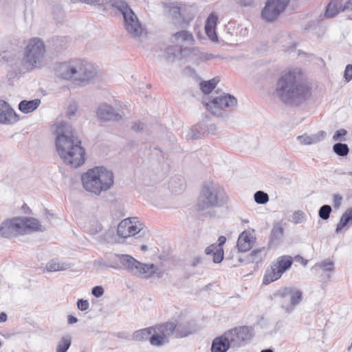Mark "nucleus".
Returning a JSON list of instances; mask_svg holds the SVG:
<instances>
[{"mask_svg":"<svg viewBox=\"0 0 352 352\" xmlns=\"http://www.w3.org/2000/svg\"><path fill=\"white\" fill-rule=\"evenodd\" d=\"M56 148L63 162L73 168L85 163V151L81 146V141L74 134L72 126L63 121L54 124Z\"/></svg>","mask_w":352,"mask_h":352,"instance_id":"f257e3e1","label":"nucleus"},{"mask_svg":"<svg viewBox=\"0 0 352 352\" xmlns=\"http://www.w3.org/2000/svg\"><path fill=\"white\" fill-rule=\"evenodd\" d=\"M300 74L289 71L278 79L275 93L285 104L299 105L311 96L310 89L300 81Z\"/></svg>","mask_w":352,"mask_h":352,"instance_id":"f03ea898","label":"nucleus"},{"mask_svg":"<svg viewBox=\"0 0 352 352\" xmlns=\"http://www.w3.org/2000/svg\"><path fill=\"white\" fill-rule=\"evenodd\" d=\"M57 77L64 80L74 79L79 82H87L97 74V67L82 59H73L58 63L55 68Z\"/></svg>","mask_w":352,"mask_h":352,"instance_id":"7ed1b4c3","label":"nucleus"},{"mask_svg":"<svg viewBox=\"0 0 352 352\" xmlns=\"http://www.w3.org/2000/svg\"><path fill=\"white\" fill-rule=\"evenodd\" d=\"M81 180L87 191L99 195L113 186L114 176L111 170L103 166H96L83 173Z\"/></svg>","mask_w":352,"mask_h":352,"instance_id":"20e7f679","label":"nucleus"},{"mask_svg":"<svg viewBox=\"0 0 352 352\" xmlns=\"http://www.w3.org/2000/svg\"><path fill=\"white\" fill-rule=\"evenodd\" d=\"M44 230V227L38 219L28 217L7 219L0 226V234L5 238Z\"/></svg>","mask_w":352,"mask_h":352,"instance_id":"39448f33","label":"nucleus"},{"mask_svg":"<svg viewBox=\"0 0 352 352\" xmlns=\"http://www.w3.org/2000/svg\"><path fill=\"white\" fill-rule=\"evenodd\" d=\"M227 201L228 197L223 188L219 184L208 182L202 186L196 207L197 210L201 212L211 208L221 206Z\"/></svg>","mask_w":352,"mask_h":352,"instance_id":"423d86ee","label":"nucleus"},{"mask_svg":"<svg viewBox=\"0 0 352 352\" xmlns=\"http://www.w3.org/2000/svg\"><path fill=\"white\" fill-rule=\"evenodd\" d=\"M206 109L217 117H223L237 105V100L229 94H222L217 97H211L210 101L205 102Z\"/></svg>","mask_w":352,"mask_h":352,"instance_id":"0eeeda50","label":"nucleus"},{"mask_svg":"<svg viewBox=\"0 0 352 352\" xmlns=\"http://www.w3.org/2000/svg\"><path fill=\"white\" fill-rule=\"evenodd\" d=\"M279 305L286 314H291L302 301V292L298 287L289 286L277 292Z\"/></svg>","mask_w":352,"mask_h":352,"instance_id":"6e6552de","label":"nucleus"},{"mask_svg":"<svg viewBox=\"0 0 352 352\" xmlns=\"http://www.w3.org/2000/svg\"><path fill=\"white\" fill-rule=\"evenodd\" d=\"M45 52L43 42L38 38L30 39L25 48L23 62L28 69L36 67L43 60Z\"/></svg>","mask_w":352,"mask_h":352,"instance_id":"1a4fd4ad","label":"nucleus"},{"mask_svg":"<svg viewBox=\"0 0 352 352\" xmlns=\"http://www.w3.org/2000/svg\"><path fill=\"white\" fill-rule=\"evenodd\" d=\"M152 336L150 338V344L152 346L160 347L166 344L169 338L175 332V322H167L152 326Z\"/></svg>","mask_w":352,"mask_h":352,"instance_id":"9d476101","label":"nucleus"},{"mask_svg":"<svg viewBox=\"0 0 352 352\" xmlns=\"http://www.w3.org/2000/svg\"><path fill=\"white\" fill-rule=\"evenodd\" d=\"M230 348H238L243 346L252 338L248 327H240L230 329L224 333Z\"/></svg>","mask_w":352,"mask_h":352,"instance_id":"9b49d317","label":"nucleus"},{"mask_svg":"<svg viewBox=\"0 0 352 352\" xmlns=\"http://www.w3.org/2000/svg\"><path fill=\"white\" fill-rule=\"evenodd\" d=\"M144 228L143 223L138 217H129L122 220L118 226V235L128 238L139 233Z\"/></svg>","mask_w":352,"mask_h":352,"instance_id":"f8f14e48","label":"nucleus"},{"mask_svg":"<svg viewBox=\"0 0 352 352\" xmlns=\"http://www.w3.org/2000/svg\"><path fill=\"white\" fill-rule=\"evenodd\" d=\"M289 0H267L261 15L267 21H273L287 6Z\"/></svg>","mask_w":352,"mask_h":352,"instance_id":"ddd939ff","label":"nucleus"},{"mask_svg":"<svg viewBox=\"0 0 352 352\" xmlns=\"http://www.w3.org/2000/svg\"><path fill=\"white\" fill-rule=\"evenodd\" d=\"M289 0H267L261 15L267 21H273L287 6Z\"/></svg>","mask_w":352,"mask_h":352,"instance_id":"4468645a","label":"nucleus"},{"mask_svg":"<svg viewBox=\"0 0 352 352\" xmlns=\"http://www.w3.org/2000/svg\"><path fill=\"white\" fill-rule=\"evenodd\" d=\"M123 19L124 28L131 37L138 38L142 34L144 28L133 11L128 14L125 13Z\"/></svg>","mask_w":352,"mask_h":352,"instance_id":"2eb2a0df","label":"nucleus"},{"mask_svg":"<svg viewBox=\"0 0 352 352\" xmlns=\"http://www.w3.org/2000/svg\"><path fill=\"white\" fill-rule=\"evenodd\" d=\"M18 120V116L10 105L3 100H0V124L9 125Z\"/></svg>","mask_w":352,"mask_h":352,"instance_id":"dca6fc26","label":"nucleus"},{"mask_svg":"<svg viewBox=\"0 0 352 352\" xmlns=\"http://www.w3.org/2000/svg\"><path fill=\"white\" fill-rule=\"evenodd\" d=\"M327 137V133L324 131H320L314 134L304 133L296 137L298 143L301 146H309L316 144L323 141Z\"/></svg>","mask_w":352,"mask_h":352,"instance_id":"f3484780","label":"nucleus"},{"mask_svg":"<svg viewBox=\"0 0 352 352\" xmlns=\"http://www.w3.org/2000/svg\"><path fill=\"white\" fill-rule=\"evenodd\" d=\"M186 50L187 47L178 46L177 45H170L164 50V57L169 62L180 60L186 56Z\"/></svg>","mask_w":352,"mask_h":352,"instance_id":"a211bd4d","label":"nucleus"},{"mask_svg":"<svg viewBox=\"0 0 352 352\" xmlns=\"http://www.w3.org/2000/svg\"><path fill=\"white\" fill-rule=\"evenodd\" d=\"M218 21V15L215 12H211L206 21L205 31L208 38L213 42L218 41V36L216 32V27Z\"/></svg>","mask_w":352,"mask_h":352,"instance_id":"6ab92c4d","label":"nucleus"},{"mask_svg":"<svg viewBox=\"0 0 352 352\" xmlns=\"http://www.w3.org/2000/svg\"><path fill=\"white\" fill-rule=\"evenodd\" d=\"M97 116L100 120H119L122 118L121 115L117 113L111 105L106 103L99 106Z\"/></svg>","mask_w":352,"mask_h":352,"instance_id":"aec40b11","label":"nucleus"},{"mask_svg":"<svg viewBox=\"0 0 352 352\" xmlns=\"http://www.w3.org/2000/svg\"><path fill=\"white\" fill-rule=\"evenodd\" d=\"M171 41L177 45L183 47H186L185 45H192L195 41L192 34L187 30H181L175 33L171 37Z\"/></svg>","mask_w":352,"mask_h":352,"instance_id":"412c9836","label":"nucleus"},{"mask_svg":"<svg viewBox=\"0 0 352 352\" xmlns=\"http://www.w3.org/2000/svg\"><path fill=\"white\" fill-rule=\"evenodd\" d=\"M255 237L250 231L243 232L239 236L237 247L240 252H247L250 250L254 242Z\"/></svg>","mask_w":352,"mask_h":352,"instance_id":"4be33fe9","label":"nucleus"},{"mask_svg":"<svg viewBox=\"0 0 352 352\" xmlns=\"http://www.w3.org/2000/svg\"><path fill=\"white\" fill-rule=\"evenodd\" d=\"M157 267L154 264H146L139 262L134 274L142 278H148L157 273Z\"/></svg>","mask_w":352,"mask_h":352,"instance_id":"5701e85b","label":"nucleus"},{"mask_svg":"<svg viewBox=\"0 0 352 352\" xmlns=\"http://www.w3.org/2000/svg\"><path fill=\"white\" fill-rule=\"evenodd\" d=\"M175 326L177 327L175 331L177 337L186 336L195 331L193 322L188 320L177 321Z\"/></svg>","mask_w":352,"mask_h":352,"instance_id":"b1692460","label":"nucleus"},{"mask_svg":"<svg viewBox=\"0 0 352 352\" xmlns=\"http://www.w3.org/2000/svg\"><path fill=\"white\" fill-rule=\"evenodd\" d=\"M283 272L275 265L274 262L272 263L270 266L267 267L263 277V283L268 285L272 282L278 280L283 275Z\"/></svg>","mask_w":352,"mask_h":352,"instance_id":"393cba45","label":"nucleus"},{"mask_svg":"<svg viewBox=\"0 0 352 352\" xmlns=\"http://www.w3.org/2000/svg\"><path fill=\"white\" fill-rule=\"evenodd\" d=\"M116 256L124 267L134 274L138 265H139V261L127 254H118Z\"/></svg>","mask_w":352,"mask_h":352,"instance_id":"a878e982","label":"nucleus"},{"mask_svg":"<svg viewBox=\"0 0 352 352\" xmlns=\"http://www.w3.org/2000/svg\"><path fill=\"white\" fill-rule=\"evenodd\" d=\"M41 104V100L36 98L31 100H23L19 104V109L23 113H30L36 110Z\"/></svg>","mask_w":352,"mask_h":352,"instance_id":"bb28decb","label":"nucleus"},{"mask_svg":"<svg viewBox=\"0 0 352 352\" xmlns=\"http://www.w3.org/2000/svg\"><path fill=\"white\" fill-rule=\"evenodd\" d=\"M341 11H344L342 1L332 0L327 6L325 16L327 18H333Z\"/></svg>","mask_w":352,"mask_h":352,"instance_id":"cd10ccee","label":"nucleus"},{"mask_svg":"<svg viewBox=\"0 0 352 352\" xmlns=\"http://www.w3.org/2000/svg\"><path fill=\"white\" fill-rule=\"evenodd\" d=\"M230 348L224 334L216 338L212 344V352H226Z\"/></svg>","mask_w":352,"mask_h":352,"instance_id":"c85d7f7f","label":"nucleus"},{"mask_svg":"<svg viewBox=\"0 0 352 352\" xmlns=\"http://www.w3.org/2000/svg\"><path fill=\"white\" fill-rule=\"evenodd\" d=\"M186 56L193 58L196 60H206L211 58L212 55L202 52L198 47H187Z\"/></svg>","mask_w":352,"mask_h":352,"instance_id":"c756f323","label":"nucleus"},{"mask_svg":"<svg viewBox=\"0 0 352 352\" xmlns=\"http://www.w3.org/2000/svg\"><path fill=\"white\" fill-rule=\"evenodd\" d=\"M352 225V208L347 209L341 216L336 228V232H340L346 226Z\"/></svg>","mask_w":352,"mask_h":352,"instance_id":"7c9ffc66","label":"nucleus"},{"mask_svg":"<svg viewBox=\"0 0 352 352\" xmlns=\"http://www.w3.org/2000/svg\"><path fill=\"white\" fill-rule=\"evenodd\" d=\"M274 263L279 270L284 273L291 267L293 263V259L290 256L283 255L278 257Z\"/></svg>","mask_w":352,"mask_h":352,"instance_id":"2f4dec72","label":"nucleus"},{"mask_svg":"<svg viewBox=\"0 0 352 352\" xmlns=\"http://www.w3.org/2000/svg\"><path fill=\"white\" fill-rule=\"evenodd\" d=\"M152 331H153L152 326L149 327L137 330L133 333L132 338L134 340L139 341V342H142V341H144V340H148L150 341V338L151 337V336L153 334Z\"/></svg>","mask_w":352,"mask_h":352,"instance_id":"473e14b6","label":"nucleus"},{"mask_svg":"<svg viewBox=\"0 0 352 352\" xmlns=\"http://www.w3.org/2000/svg\"><path fill=\"white\" fill-rule=\"evenodd\" d=\"M71 265L69 263H60L56 260H52L46 265V269L47 272H50L64 271L69 269Z\"/></svg>","mask_w":352,"mask_h":352,"instance_id":"72a5a7b5","label":"nucleus"},{"mask_svg":"<svg viewBox=\"0 0 352 352\" xmlns=\"http://www.w3.org/2000/svg\"><path fill=\"white\" fill-rule=\"evenodd\" d=\"M205 129L202 124H197L193 126L188 133L186 135L188 140H195L201 138L204 134Z\"/></svg>","mask_w":352,"mask_h":352,"instance_id":"f704fd0d","label":"nucleus"},{"mask_svg":"<svg viewBox=\"0 0 352 352\" xmlns=\"http://www.w3.org/2000/svg\"><path fill=\"white\" fill-rule=\"evenodd\" d=\"M219 81L218 78H214L208 81L201 82L199 84L200 89L204 94H208L214 89Z\"/></svg>","mask_w":352,"mask_h":352,"instance_id":"c9c22d12","label":"nucleus"},{"mask_svg":"<svg viewBox=\"0 0 352 352\" xmlns=\"http://www.w3.org/2000/svg\"><path fill=\"white\" fill-rule=\"evenodd\" d=\"M111 6L120 11L123 17L124 16L125 13L128 14L133 12L131 8L124 0H113L111 3Z\"/></svg>","mask_w":352,"mask_h":352,"instance_id":"e433bc0d","label":"nucleus"},{"mask_svg":"<svg viewBox=\"0 0 352 352\" xmlns=\"http://www.w3.org/2000/svg\"><path fill=\"white\" fill-rule=\"evenodd\" d=\"M72 344L69 336H65L59 340L56 346V352H67Z\"/></svg>","mask_w":352,"mask_h":352,"instance_id":"4c0bfd02","label":"nucleus"},{"mask_svg":"<svg viewBox=\"0 0 352 352\" xmlns=\"http://www.w3.org/2000/svg\"><path fill=\"white\" fill-rule=\"evenodd\" d=\"M267 254L265 248H260L252 251L250 254V260L254 263H258L262 261Z\"/></svg>","mask_w":352,"mask_h":352,"instance_id":"58836bf2","label":"nucleus"},{"mask_svg":"<svg viewBox=\"0 0 352 352\" xmlns=\"http://www.w3.org/2000/svg\"><path fill=\"white\" fill-rule=\"evenodd\" d=\"M333 151L338 156L345 157L349 153V148L346 144L337 142L333 146Z\"/></svg>","mask_w":352,"mask_h":352,"instance_id":"ea45409f","label":"nucleus"},{"mask_svg":"<svg viewBox=\"0 0 352 352\" xmlns=\"http://www.w3.org/2000/svg\"><path fill=\"white\" fill-rule=\"evenodd\" d=\"M283 235V228L280 223L274 226L270 236V243L279 241Z\"/></svg>","mask_w":352,"mask_h":352,"instance_id":"a19ab883","label":"nucleus"},{"mask_svg":"<svg viewBox=\"0 0 352 352\" xmlns=\"http://www.w3.org/2000/svg\"><path fill=\"white\" fill-rule=\"evenodd\" d=\"M85 230L90 234L96 235L101 232L102 226L98 221L94 220L86 226Z\"/></svg>","mask_w":352,"mask_h":352,"instance_id":"79ce46f5","label":"nucleus"},{"mask_svg":"<svg viewBox=\"0 0 352 352\" xmlns=\"http://www.w3.org/2000/svg\"><path fill=\"white\" fill-rule=\"evenodd\" d=\"M254 199L258 204H265L269 201V195L264 191L258 190L254 193Z\"/></svg>","mask_w":352,"mask_h":352,"instance_id":"37998d69","label":"nucleus"},{"mask_svg":"<svg viewBox=\"0 0 352 352\" xmlns=\"http://www.w3.org/2000/svg\"><path fill=\"white\" fill-rule=\"evenodd\" d=\"M306 220V214L302 210H297L293 213L291 221L295 224H298L305 223Z\"/></svg>","mask_w":352,"mask_h":352,"instance_id":"c03bdc74","label":"nucleus"},{"mask_svg":"<svg viewBox=\"0 0 352 352\" xmlns=\"http://www.w3.org/2000/svg\"><path fill=\"white\" fill-rule=\"evenodd\" d=\"M315 267L321 268L324 272H332L334 270V263L329 259H326L316 263Z\"/></svg>","mask_w":352,"mask_h":352,"instance_id":"a18cd8bd","label":"nucleus"},{"mask_svg":"<svg viewBox=\"0 0 352 352\" xmlns=\"http://www.w3.org/2000/svg\"><path fill=\"white\" fill-rule=\"evenodd\" d=\"M331 211V207L329 205L325 204L320 208L318 210V215L322 219L327 220L330 217Z\"/></svg>","mask_w":352,"mask_h":352,"instance_id":"49530a36","label":"nucleus"},{"mask_svg":"<svg viewBox=\"0 0 352 352\" xmlns=\"http://www.w3.org/2000/svg\"><path fill=\"white\" fill-rule=\"evenodd\" d=\"M186 8V5L182 3H176L172 8L171 12L175 16L178 15L182 16L184 15V12Z\"/></svg>","mask_w":352,"mask_h":352,"instance_id":"de8ad7c7","label":"nucleus"},{"mask_svg":"<svg viewBox=\"0 0 352 352\" xmlns=\"http://www.w3.org/2000/svg\"><path fill=\"white\" fill-rule=\"evenodd\" d=\"M213 261L215 263H219L222 261L224 256V252L222 248H220V246L218 248V250H216L215 253L213 254Z\"/></svg>","mask_w":352,"mask_h":352,"instance_id":"09e8293b","label":"nucleus"},{"mask_svg":"<svg viewBox=\"0 0 352 352\" xmlns=\"http://www.w3.org/2000/svg\"><path fill=\"white\" fill-rule=\"evenodd\" d=\"M347 133V131L344 129L337 130L333 135V140L335 142L344 140L342 138Z\"/></svg>","mask_w":352,"mask_h":352,"instance_id":"8fccbe9b","label":"nucleus"},{"mask_svg":"<svg viewBox=\"0 0 352 352\" xmlns=\"http://www.w3.org/2000/svg\"><path fill=\"white\" fill-rule=\"evenodd\" d=\"M78 110V107L76 103H72L68 106L67 111V116L72 119L76 114V111Z\"/></svg>","mask_w":352,"mask_h":352,"instance_id":"3c124183","label":"nucleus"},{"mask_svg":"<svg viewBox=\"0 0 352 352\" xmlns=\"http://www.w3.org/2000/svg\"><path fill=\"white\" fill-rule=\"evenodd\" d=\"M77 307L80 311H87L89 308V302L87 300L80 299L77 302Z\"/></svg>","mask_w":352,"mask_h":352,"instance_id":"603ef678","label":"nucleus"},{"mask_svg":"<svg viewBox=\"0 0 352 352\" xmlns=\"http://www.w3.org/2000/svg\"><path fill=\"white\" fill-rule=\"evenodd\" d=\"M344 78L346 82H349L352 79V65H347L346 66Z\"/></svg>","mask_w":352,"mask_h":352,"instance_id":"864d4df0","label":"nucleus"},{"mask_svg":"<svg viewBox=\"0 0 352 352\" xmlns=\"http://www.w3.org/2000/svg\"><path fill=\"white\" fill-rule=\"evenodd\" d=\"M104 292V289L102 286H96L92 288L91 293L95 297L99 298L103 295Z\"/></svg>","mask_w":352,"mask_h":352,"instance_id":"5fc2aeb1","label":"nucleus"},{"mask_svg":"<svg viewBox=\"0 0 352 352\" xmlns=\"http://www.w3.org/2000/svg\"><path fill=\"white\" fill-rule=\"evenodd\" d=\"M144 128L145 124L140 122H135L132 126V129L135 132L143 131Z\"/></svg>","mask_w":352,"mask_h":352,"instance_id":"6e6d98bb","label":"nucleus"},{"mask_svg":"<svg viewBox=\"0 0 352 352\" xmlns=\"http://www.w3.org/2000/svg\"><path fill=\"white\" fill-rule=\"evenodd\" d=\"M219 247V245H217L216 243L212 244L206 248L205 253L207 255L213 254L218 250Z\"/></svg>","mask_w":352,"mask_h":352,"instance_id":"4d7b16f0","label":"nucleus"},{"mask_svg":"<svg viewBox=\"0 0 352 352\" xmlns=\"http://www.w3.org/2000/svg\"><path fill=\"white\" fill-rule=\"evenodd\" d=\"M342 197L340 195H336L333 197V206L335 208H338L342 202Z\"/></svg>","mask_w":352,"mask_h":352,"instance_id":"13d9d810","label":"nucleus"},{"mask_svg":"<svg viewBox=\"0 0 352 352\" xmlns=\"http://www.w3.org/2000/svg\"><path fill=\"white\" fill-rule=\"evenodd\" d=\"M78 322V318L72 315H69L67 316V322L69 324H72L76 323Z\"/></svg>","mask_w":352,"mask_h":352,"instance_id":"bf43d9fd","label":"nucleus"},{"mask_svg":"<svg viewBox=\"0 0 352 352\" xmlns=\"http://www.w3.org/2000/svg\"><path fill=\"white\" fill-rule=\"evenodd\" d=\"M202 263V258L200 256H197L193 258L192 265L193 266H197V265Z\"/></svg>","mask_w":352,"mask_h":352,"instance_id":"052dcab7","label":"nucleus"},{"mask_svg":"<svg viewBox=\"0 0 352 352\" xmlns=\"http://www.w3.org/2000/svg\"><path fill=\"white\" fill-rule=\"evenodd\" d=\"M226 238L224 236H220L218 239L219 243L217 245H219L220 248H222V245L226 243Z\"/></svg>","mask_w":352,"mask_h":352,"instance_id":"680f3d73","label":"nucleus"},{"mask_svg":"<svg viewBox=\"0 0 352 352\" xmlns=\"http://www.w3.org/2000/svg\"><path fill=\"white\" fill-rule=\"evenodd\" d=\"M343 10H352V0H348L344 6H343Z\"/></svg>","mask_w":352,"mask_h":352,"instance_id":"e2e57ef3","label":"nucleus"},{"mask_svg":"<svg viewBox=\"0 0 352 352\" xmlns=\"http://www.w3.org/2000/svg\"><path fill=\"white\" fill-rule=\"evenodd\" d=\"M7 320V315L4 312L0 313V322H4Z\"/></svg>","mask_w":352,"mask_h":352,"instance_id":"0e129e2a","label":"nucleus"},{"mask_svg":"<svg viewBox=\"0 0 352 352\" xmlns=\"http://www.w3.org/2000/svg\"><path fill=\"white\" fill-rule=\"evenodd\" d=\"M98 239L101 242H107V240L104 237L103 232H101L98 236Z\"/></svg>","mask_w":352,"mask_h":352,"instance_id":"69168bd1","label":"nucleus"},{"mask_svg":"<svg viewBox=\"0 0 352 352\" xmlns=\"http://www.w3.org/2000/svg\"><path fill=\"white\" fill-rule=\"evenodd\" d=\"M141 250H142V251H144V252L146 251V250H147V246H146V245H142V246H141Z\"/></svg>","mask_w":352,"mask_h":352,"instance_id":"338daca9","label":"nucleus"},{"mask_svg":"<svg viewBox=\"0 0 352 352\" xmlns=\"http://www.w3.org/2000/svg\"><path fill=\"white\" fill-rule=\"evenodd\" d=\"M261 352H273V351L272 349H264V350H262Z\"/></svg>","mask_w":352,"mask_h":352,"instance_id":"774afa93","label":"nucleus"}]
</instances>
